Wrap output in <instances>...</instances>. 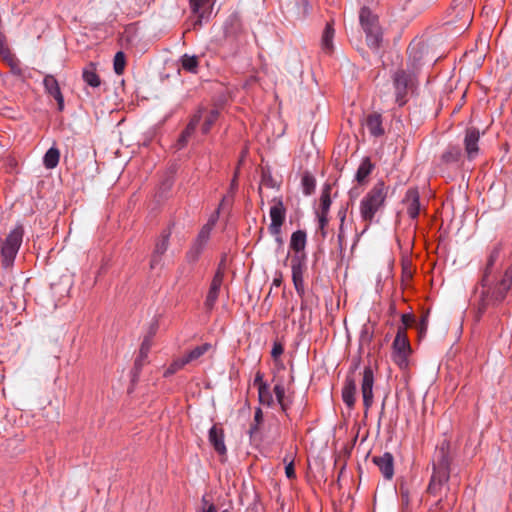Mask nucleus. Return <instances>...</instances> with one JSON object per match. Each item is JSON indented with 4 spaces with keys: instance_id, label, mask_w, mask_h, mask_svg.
<instances>
[{
    "instance_id": "14",
    "label": "nucleus",
    "mask_w": 512,
    "mask_h": 512,
    "mask_svg": "<svg viewBox=\"0 0 512 512\" xmlns=\"http://www.w3.org/2000/svg\"><path fill=\"white\" fill-rule=\"evenodd\" d=\"M209 239L210 237L198 232L185 255V259L188 263L195 264L200 259Z\"/></svg>"
},
{
    "instance_id": "56",
    "label": "nucleus",
    "mask_w": 512,
    "mask_h": 512,
    "mask_svg": "<svg viewBox=\"0 0 512 512\" xmlns=\"http://www.w3.org/2000/svg\"><path fill=\"white\" fill-rule=\"evenodd\" d=\"M54 99L57 102L58 110L62 111L64 109V97H63L62 93L57 95L56 97H54Z\"/></svg>"
},
{
    "instance_id": "50",
    "label": "nucleus",
    "mask_w": 512,
    "mask_h": 512,
    "mask_svg": "<svg viewBox=\"0 0 512 512\" xmlns=\"http://www.w3.org/2000/svg\"><path fill=\"white\" fill-rule=\"evenodd\" d=\"M254 386L257 387V389L259 390V387H261L262 385H268L264 380H263V374L258 371L255 375V378H254V382H253Z\"/></svg>"
},
{
    "instance_id": "8",
    "label": "nucleus",
    "mask_w": 512,
    "mask_h": 512,
    "mask_svg": "<svg viewBox=\"0 0 512 512\" xmlns=\"http://www.w3.org/2000/svg\"><path fill=\"white\" fill-rule=\"evenodd\" d=\"M171 230L165 229L155 242V246L150 258V269L154 270L163 265V256L168 250Z\"/></svg>"
},
{
    "instance_id": "46",
    "label": "nucleus",
    "mask_w": 512,
    "mask_h": 512,
    "mask_svg": "<svg viewBox=\"0 0 512 512\" xmlns=\"http://www.w3.org/2000/svg\"><path fill=\"white\" fill-rule=\"evenodd\" d=\"M285 474L288 479L296 478L294 459L292 456L290 457L288 464L285 466Z\"/></svg>"
},
{
    "instance_id": "55",
    "label": "nucleus",
    "mask_w": 512,
    "mask_h": 512,
    "mask_svg": "<svg viewBox=\"0 0 512 512\" xmlns=\"http://www.w3.org/2000/svg\"><path fill=\"white\" fill-rule=\"evenodd\" d=\"M346 213H347V208L345 207H342L338 213H337V216L340 220V224H344L345 223V220H346Z\"/></svg>"
},
{
    "instance_id": "59",
    "label": "nucleus",
    "mask_w": 512,
    "mask_h": 512,
    "mask_svg": "<svg viewBox=\"0 0 512 512\" xmlns=\"http://www.w3.org/2000/svg\"><path fill=\"white\" fill-rule=\"evenodd\" d=\"M272 235L275 237V241L279 244V246H281L283 244L281 233Z\"/></svg>"
},
{
    "instance_id": "33",
    "label": "nucleus",
    "mask_w": 512,
    "mask_h": 512,
    "mask_svg": "<svg viewBox=\"0 0 512 512\" xmlns=\"http://www.w3.org/2000/svg\"><path fill=\"white\" fill-rule=\"evenodd\" d=\"M330 186L326 185L321 193L320 196V204H319V210L317 211V214H324L329 215L330 207H331V197H330Z\"/></svg>"
},
{
    "instance_id": "45",
    "label": "nucleus",
    "mask_w": 512,
    "mask_h": 512,
    "mask_svg": "<svg viewBox=\"0 0 512 512\" xmlns=\"http://www.w3.org/2000/svg\"><path fill=\"white\" fill-rule=\"evenodd\" d=\"M401 322L402 325L400 327H405V330L412 326L415 322V317L413 314L410 313H404L401 315Z\"/></svg>"
},
{
    "instance_id": "5",
    "label": "nucleus",
    "mask_w": 512,
    "mask_h": 512,
    "mask_svg": "<svg viewBox=\"0 0 512 512\" xmlns=\"http://www.w3.org/2000/svg\"><path fill=\"white\" fill-rule=\"evenodd\" d=\"M24 228L21 224L16 225L1 242L0 260L4 268L12 267L18 251L22 245Z\"/></svg>"
},
{
    "instance_id": "17",
    "label": "nucleus",
    "mask_w": 512,
    "mask_h": 512,
    "mask_svg": "<svg viewBox=\"0 0 512 512\" xmlns=\"http://www.w3.org/2000/svg\"><path fill=\"white\" fill-rule=\"evenodd\" d=\"M500 246H494L491 251L489 252V255H488V258H487V263L485 265V268L483 270V276H482V279H481V286H482V291H487L490 287H494V285H489V276L491 275L492 271H493V268H494V265L495 263L497 262V260L499 259V256H500Z\"/></svg>"
},
{
    "instance_id": "26",
    "label": "nucleus",
    "mask_w": 512,
    "mask_h": 512,
    "mask_svg": "<svg viewBox=\"0 0 512 512\" xmlns=\"http://www.w3.org/2000/svg\"><path fill=\"white\" fill-rule=\"evenodd\" d=\"M307 243V234L304 230H297L292 233L290 239V248L295 252L294 255H306L304 249Z\"/></svg>"
},
{
    "instance_id": "47",
    "label": "nucleus",
    "mask_w": 512,
    "mask_h": 512,
    "mask_svg": "<svg viewBox=\"0 0 512 512\" xmlns=\"http://www.w3.org/2000/svg\"><path fill=\"white\" fill-rule=\"evenodd\" d=\"M337 242L339 248L342 250L346 246V238H345V230H344V224H340L339 231L337 235Z\"/></svg>"
},
{
    "instance_id": "13",
    "label": "nucleus",
    "mask_w": 512,
    "mask_h": 512,
    "mask_svg": "<svg viewBox=\"0 0 512 512\" xmlns=\"http://www.w3.org/2000/svg\"><path fill=\"white\" fill-rule=\"evenodd\" d=\"M223 280H224V270L221 268V266H219L212 278V281H211V284L209 287V291H208V294L206 296V300L204 303V305L208 311H211L217 302V299H218L219 293H220V289L223 284Z\"/></svg>"
},
{
    "instance_id": "40",
    "label": "nucleus",
    "mask_w": 512,
    "mask_h": 512,
    "mask_svg": "<svg viewBox=\"0 0 512 512\" xmlns=\"http://www.w3.org/2000/svg\"><path fill=\"white\" fill-rule=\"evenodd\" d=\"M126 66V56L123 51H118L113 60V69L117 75H122Z\"/></svg>"
},
{
    "instance_id": "16",
    "label": "nucleus",
    "mask_w": 512,
    "mask_h": 512,
    "mask_svg": "<svg viewBox=\"0 0 512 512\" xmlns=\"http://www.w3.org/2000/svg\"><path fill=\"white\" fill-rule=\"evenodd\" d=\"M403 203L406 205L407 214L412 219L418 218L420 213V195L417 188H409L404 196Z\"/></svg>"
},
{
    "instance_id": "4",
    "label": "nucleus",
    "mask_w": 512,
    "mask_h": 512,
    "mask_svg": "<svg viewBox=\"0 0 512 512\" xmlns=\"http://www.w3.org/2000/svg\"><path fill=\"white\" fill-rule=\"evenodd\" d=\"M510 289H512V265L506 269L502 279L494 284V287L481 293L478 312L482 314L490 305L501 303Z\"/></svg>"
},
{
    "instance_id": "62",
    "label": "nucleus",
    "mask_w": 512,
    "mask_h": 512,
    "mask_svg": "<svg viewBox=\"0 0 512 512\" xmlns=\"http://www.w3.org/2000/svg\"><path fill=\"white\" fill-rule=\"evenodd\" d=\"M273 284H274V285H276V286H280V284H281V279H280V278H275V279L273 280Z\"/></svg>"
},
{
    "instance_id": "10",
    "label": "nucleus",
    "mask_w": 512,
    "mask_h": 512,
    "mask_svg": "<svg viewBox=\"0 0 512 512\" xmlns=\"http://www.w3.org/2000/svg\"><path fill=\"white\" fill-rule=\"evenodd\" d=\"M273 202L274 205L271 206L269 212L271 223L268 227V230L270 234H279L281 233V228L285 221L286 209L282 199L274 198Z\"/></svg>"
},
{
    "instance_id": "18",
    "label": "nucleus",
    "mask_w": 512,
    "mask_h": 512,
    "mask_svg": "<svg viewBox=\"0 0 512 512\" xmlns=\"http://www.w3.org/2000/svg\"><path fill=\"white\" fill-rule=\"evenodd\" d=\"M200 121H201V113L200 112H198L192 116V118L190 119L186 128L182 131V133L180 134V136L176 142V148L178 150H181L187 146L192 135L195 133L196 128L199 125Z\"/></svg>"
},
{
    "instance_id": "36",
    "label": "nucleus",
    "mask_w": 512,
    "mask_h": 512,
    "mask_svg": "<svg viewBox=\"0 0 512 512\" xmlns=\"http://www.w3.org/2000/svg\"><path fill=\"white\" fill-rule=\"evenodd\" d=\"M189 362L186 360L185 356L174 359L170 365L166 368V370L163 373L164 377H170L177 373L178 371L182 370L186 365H188Z\"/></svg>"
},
{
    "instance_id": "63",
    "label": "nucleus",
    "mask_w": 512,
    "mask_h": 512,
    "mask_svg": "<svg viewBox=\"0 0 512 512\" xmlns=\"http://www.w3.org/2000/svg\"><path fill=\"white\" fill-rule=\"evenodd\" d=\"M236 185V176L234 177V179L232 180V183H231V188H234Z\"/></svg>"
},
{
    "instance_id": "38",
    "label": "nucleus",
    "mask_w": 512,
    "mask_h": 512,
    "mask_svg": "<svg viewBox=\"0 0 512 512\" xmlns=\"http://www.w3.org/2000/svg\"><path fill=\"white\" fill-rule=\"evenodd\" d=\"M209 0H189L192 12L197 15V24H201L202 19L205 17L204 8L208 5Z\"/></svg>"
},
{
    "instance_id": "15",
    "label": "nucleus",
    "mask_w": 512,
    "mask_h": 512,
    "mask_svg": "<svg viewBox=\"0 0 512 512\" xmlns=\"http://www.w3.org/2000/svg\"><path fill=\"white\" fill-rule=\"evenodd\" d=\"M480 140V132L479 129L475 127H469L466 129L465 137H464V147L467 158L469 160H473L478 156L479 153V143Z\"/></svg>"
},
{
    "instance_id": "39",
    "label": "nucleus",
    "mask_w": 512,
    "mask_h": 512,
    "mask_svg": "<svg viewBox=\"0 0 512 512\" xmlns=\"http://www.w3.org/2000/svg\"><path fill=\"white\" fill-rule=\"evenodd\" d=\"M301 185L303 193L307 196L311 195L314 192L316 186L314 176H312L309 172H305L301 178Z\"/></svg>"
},
{
    "instance_id": "54",
    "label": "nucleus",
    "mask_w": 512,
    "mask_h": 512,
    "mask_svg": "<svg viewBox=\"0 0 512 512\" xmlns=\"http://www.w3.org/2000/svg\"><path fill=\"white\" fill-rule=\"evenodd\" d=\"M372 339V334H370L367 329H364L362 332H361V342L364 343V342H367L369 343Z\"/></svg>"
},
{
    "instance_id": "37",
    "label": "nucleus",
    "mask_w": 512,
    "mask_h": 512,
    "mask_svg": "<svg viewBox=\"0 0 512 512\" xmlns=\"http://www.w3.org/2000/svg\"><path fill=\"white\" fill-rule=\"evenodd\" d=\"M43 85L46 92L53 98L61 94L58 81L53 75H46L43 80Z\"/></svg>"
},
{
    "instance_id": "25",
    "label": "nucleus",
    "mask_w": 512,
    "mask_h": 512,
    "mask_svg": "<svg viewBox=\"0 0 512 512\" xmlns=\"http://www.w3.org/2000/svg\"><path fill=\"white\" fill-rule=\"evenodd\" d=\"M83 81L92 88H98L101 85L100 76L97 74V65L90 62L82 71Z\"/></svg>"
},
{
    "instance_id": "3",
    "label": "nucleus",
    "mask_w": 512,
    "mask_h": 512,
    "mask_svg": "<svg viewBox=\"0 0 512 512\" xmlns=\"http://www.w3.org/2000/svg\"><path fill=\"white\" fill-rule=\"evenodd\" d=\"M450 478V457L448 452L442 447L432 464V475L427 487V492L433 496L440 493L443 486L447 484Z\"/></svg>"
},
{
    "instance_id": "27",
    "label": "nucleus",
    "mask_w": 512,
    "mask_h": 512,
    "mask_svg": "<svg viewBox=\"0 0 512 512\" xmlns=\"http://www.w3.org/2000/svg\"><path fill=\"white\" fill-rule=\"evenodd\" d=\"M226 201V197H223L218 208L209 216L207 222L201 227L199 231L200 233L208 237L211 236V232L219 219L221 209H223L226 205Z\"/></svg>"
},
{
    "instance_id": "32",
    "label": "nucleus",
    "mask_w": 512,
    "mask_h": 512,
    "mask_svg": "<svg viewBox=\"0 0 512 512\" xmlns=\"http://www.w3.org/2000/svg\"><path fill=\"white\" fill-rule=\"evenodd\" d=\"M181 67L183 70L189 73H197L199 66V58L196 55L184 54L181 59Z\"/></svg>"
},
{
    "instance_id": "6",
    "label": "nucleus",
    "mask_w": 512,
    "mask_h": 512,
    "mask_svg": "<svg viewBox=\"0 0 512 512\" xmlns=\"http://www.w3.org/2000/svg\"><path fill=\"white\" fill-rule=\"evenodd\" d=\"M359 21L366 35V43L371 49H378L383 40V32L379 25L378 16L368 8L362 7Z\"/></svg>"
},
{
    "instance_id": "53",
    "label": "nucleus",
    "mask_w": 512,
    "mask_h": 512,
    "mask_svg": "<svg viewBox=\"0 0 512 512\" xmlns=\"http://www.w3.org/2000/svg\"><path fill=\"white\" fill-rule=\"evenodd\" d=\"M262 183H263V185H265L269 188L274 187V183H273L272 177L270 175L263 174Z\"/></svg>"
},
{
    "instance_id": "60",
    "label": "nucleus",
    "mask_w": 512,
    "mask_h": 512,
    "mask_svg": "<svg viewBox=\"0 0 512 512\" xmlns=\"http://www.w3.org/2000/svg\"><path fill=\"white\" fill-rule=\"evenodd\" d=\"M293 457L294 458V454L293 453H288L285 455V457L283 458V462L287 465L289 460H290V457Z\"/></svg>"
},
{
    "instance_id": "49",
    "label": "nucleus",
    "mask_w": 512,
    "mask_h": 512,
    "mask_svg": "<svg viewBox=\"0 0 512 512\" xmlns=\"http://www.w3.org/2000/svg\"><path fill=\"white\" fill-rule=\"evenodd\" d=\"M284 352V348L280 343H274L271 351V356L273 359H277L280 357Z\"/></svg>"
},
{
    "instance_id": "41",
    "label": "nucleus",
    "mask_w": 512,
    "mask_h": 512,
    "mask_svg": "<svg viewBox=\"0 0 512 512\" xmlns=\"http://www.w3.org/2000/svg\"><path fill=\"white\" fill-rule=\"evenodd\" d=\"M258 397H259L260 403H262V404H266L267 406H270L273 403V397L269 390L268 385H262L261 387H259Z\"/></svg>"
},
{
    "instance_id": "28",
    "label": "nucleus",
    "mask_w": 512,
    "mask_h": 512,
    "mask_svg": "<svg viewBox=\"0 0 512 512\" xmlns=\"http://www.w3.org/2000/svg\"><path fill=\"white\" fill-rule=\"evenodd\" d=\"M461 158V148L458 145H449L441 155V162L447 165L456 164Z\"/></svg>"
},
{
    "instance_id": "57",
    "label": "nucleus",
    "mask_w": 512,
    "mask_h": 512,
    "mask_svg": "<svg viewBox=\"0 0 512 512\" xmlns=\"http://www.w3.org/2000/svg\"><path fill=\"white\" fill-rule=\"evenodd\" d=\"M278 404L280 405L282 412L285 413L286 415H288L287 412L290 407V402L287 401V399H284L283 402H278Z\"/></svg>"
},
{
    "instance_id": "24",
    "label": "nucleus",
    "mask_w": 512,
    "mask_h": 512,
    "mask_svg": "<svg viewBox=\"0 0 512 512\" xmlns=\"http://www.w3.org/2000/svg\"><path fill=\"white\" fill-rule=\"evenodd\" d=\"M357 386L353 377L347 376L342 388V400L348 408H353L356 402Z\"/></svg>"
},
{
    "instance_id": "29",
    "label": "nucleus",
    "mask_w": 512,
    "mask_h": 512,
    "mask_svg": "<svg viewBox=\"0 0 512 512\" xmlns=\"http://www.w3.org/2000/svg\"><path fill=\"white\" fill-rule=\"evenodd\" d=\"M373 169H374V164L371 162L370 158L369 157L363 158V160L361 161V163L357 169V172L355 175V180L359 184L365 183L367 180V177L372 173Z\"/></svg>"
},
{
    "instance_id": "34",
    "label": "nucleus",
    "mask_w": 512,
    "mask_h": 512,
    "mask_svg": "<svg viewBox=\"0 0 512 512\" xmlns=\"http://www.w3.org/2000/svg\"><path fill=\"white\" fill-rule=\"evenodd\" d=\"M59 159L60 152L58 148L51 147L47 150V152L44 155L43 164L47 169H54L58 165Z\"/></svg>"
},
{
    "instance_id": "30",
    "label": "nucleus",
    "mask_w": 512,
    "mask_h": 512,
    "mask_svg": "<svg viewBox=\"0 0 512 512\" xmlns=\"http://www.w3.org/2000/svg\"><path fill=\"white\" fill-rule=\"evenodd\" d=\"M335 30L333 28V25L331 23H327L325 26V29L322 34L321 38V48L322 50L330 54L332 53L334 46H333V38H334Z\"/></svg>"
},
{
    "instance_id": "31",
    "label": "nucleus",
    "mask_w": 512,
    "mask_h": 512,
    "mask_svg": "<svg viewBox=\"0 0 512 512\" xmlns=\"http://www.w3.org/2000/svg\"><path fill=\"white\" fill-rule=\"evenodd\" d=\"M150 347H151L150 340L148 338H145L143 340L142 344H141L139 355L135 359V362H134V370H135L136 373L140 372V370H141V368L143 366V362L148 357V353L150 351Z\"/></svg>"
},
{
    "instance_id": "61",
    "label": "nucleus",
    "mask_w": 512,
    "mask_h": 512,
    "mask_svg": "<svg viewBox=\"0 0 512 512\" xmlns=\"http://www.w3.org/2000/svg\"><path fill=\"white\" fill-rule=\"evenodd\" d=\"M318 230H319V232H320V234H321L322 238H326V236H327V230H326V228H318Z\"/></svg>"
},
{
    "instance_id": "51",
    "label": "nucleus",
    "mask_w": 512,
    "mask_h": 512,
    "mask_svg": "<svg viewBox=\"0 0 512 512\" xmlns=\"http://www.w3.org/2000/svg\"><path fill=\"white\" fill-rule=\"evenodd\" d=\"M318 228H326L329 222L328 215L317 214Z\"/></svg>"
},
{
    "instance_id": "58",
    "label": "nucleus",
    "mask_w": 512,
    "mask_h": 512,
    "mask_svg": "<svg viewBox=\"0 0 512 512\" xmlns=\"http://www.w3.org/2000/svg\"><path fill=\"white\" fill-rule=\"evenodd\" d=\"M202 512H217V508L213 503H210L207 507L203 508Z\"/></svg>"
},
{
    "instance_id": "21",
    "label": "nucleus",
    "mask_w": 512,
    "mask_h": 512,
    "mask_svg": "<svg viewBox=\"0 0 512 512\" xmlns=\"http://www.w3.org/2000/svg\"><path fill=\"white\" fill-rule=\"evenodd\" d=\"M287 13L294 20L304 19L310 11V4L308 0H294L286 6Z\"/></svg>"
},
{
    "instance_id": "52",
    "label": "nucleus",
    "mask_w": 512,
    "mask_h": 512,
    "mask_svg": "<svg viewBox=\"0 0 512 512\" xmlns=\"http://www.w3.org/2000/svg\"><path fill=\"white\" fill-rule=\"evenodd\" d=\"M8 53H9V49L6 46L5 37L3 34L0 33V54L4 55V54H8Z\"/></svg>"
},
{
    "instance_id": "43",
    "label": "nucleus",
    "mask_w": 512,
    "mask_h": 512,
    "mask_svg": "<svg viewBox=\"0 0 512 512\" xmlns=\"http://www.w3.org/2000/svg\"><path fill=\"white\" fill-rule=\"evenodd\" d=\"M218 111L217 110H212L209 115L207 116V118L205 119L203 125H202V133L203 134H207L211 127L213 126V124L215 123V121L217 120L218 118Z\"/></svg>"
},
{
    "instance_id": "2",
    "label": "nucleus",
    "mask_w": 512,
    "mask_h": 512,
    "mask_svg": "<svg viewBox=\"0 0 512 512\" xmlns=\"http://www.w3.org/2000/svg\"><path fill=\"white\" fill-rule=\"evenodd\" d=\"M395 101L399 106H404L408 101L409 93L414 92L418 86L416 67L411 69H398L392 74Z\"/></svg>"
},
{
    "instance_id": "44",
    "label": "nucleus",
    "mask_w": 512,
    "mask_h": 512,
    "mask_svg": "<svg viewBox=\"0 0 512 512\" xmlns=\"http://www.w3.org/2000/svg\"><path fill=\"white\" fill-rule=\"evenodd\" d=\"M273 392L275 394L277 402H283V400L286 399L285 387L283 384H281V383L276 384L273 388Z\"/></svg>"
},
{
    "instance_id": "35",
    "label": "nucleus",
    "mask_w": 512,
    "mask_h": 512,
    "mask_svg": "<svg viewBox=\"0 0 512 512\" xmlns=\"http://www.w3.org/2000/svg\"><path fill=\"white\" fill-rule=\"evenodd\" d=\"M211 349V344L204 343L199 346H196L189 352H187L184 356L186 360L190 363L198 360L200 357H202L205 353H207Z\"/></svg>"
},
{
    "instance_id": "42",
    "label": "nucleus",
    "mask_w": 512,
    "mask_h": 512,
    "mask_svg": "<svg viewBox=\"0 0 512 512\" xmlns=\"http://www.w3.org/2000/svg\"><path fill=\"white\" fill-rule=\"evenodd\" d=\"M262 422H263V412H262V409L260 407H258L255 410L254 421L251 424L250 429H249L250 436H253L254 434H256L258 432L259 426L262 424Z\"/></svg>"
},
{
    "instance_id": "7",
    "label": "nucleus",
    "mask_w": 512,
    "mask_h": 512,
    "mask_svg": "<svg viewBox=\"0 0 512 512\" xmlns=\"http://www.w3.org/2000/svg\"><path fill=\"white\" fill-rule=\"evenodd\" d=\"M392 359L400 367L408 366V358L412 352L410 342L405 332V327H398L392 344Z\"/></svg>"
},
{
    "instance_id": "22",
    "label": "nucleus",
    "mask_w": 512,
    "mask_h": 512,
    "mask_svg": "<svg viewBox=\"0 0 512 512\" xmlns=\"http://www.w3.org/2000/svg\"><path fill=\"white\" fill-rule=\"evenodd\" d=\"M208 439L214 450L219 455H225L227 452L226 445L224 443V432L223 429L217 425H213L209 430Z\"/></svg>"
},
{
    "instance_id": "11",
    "label": "nucleus",
    "mask_w": 512,
    "mask_h": 512,
    "mask_svg": "<svg viewBox=\"0 0 512 512\" xmlns=\"http://www.w3.org/2000/svg\"><path fill=\"white\" fill-rule=\"evenodd\" d=\"M247 43V39L243 31L240 29L239 25H237L235 28L231 27L225 28V43L224 45L230 46V54L231 55H237L240 50L245 46Z\"/></svg>"
},
{
    "instance_id": "23",
    "label": "nucleus",
    "mask_w": 512,
    "mask_h": 512,
    "mask_svg": "<svg viewBox=\"0 0 512 512\" xmlns=\"http://www.w3.org/2000/svg\"><path fill=\"white\" fill-rule=\"evenodd\" d=\"M365 126L373 137H381L384 135L385 130L383 128L382 115L374 112L369 114L365 120Z\"/></svg>"
},
{
    "instance_id": "48",
    "label": "nucleus",
    "mask_w": 512,
    "mask_h": 512,
    "mask_svg": "<svg viewBox=\"0 0 512 512\" xmlns=\"http://www.w3.org/2000/svg\"><path fill=\"white\" fill-rule=\"evenodd\" d=\"M428 328V314H425L421 317V320L417 326L419 334L422 336L426 333Z\"/></svg>"
},
{
    "instance_id": "9",
    "label": "nucleus",
    "mask_w": 512,
    "mask_h": 512,
    "mask_svg": "<svg viewBox=\"0 0 512 512\" xmlns=\"http://www.w3.org/2000/svg\"><path fill=\"white\" fill-rule=\"evenodd\" d=\"M306 270V255H293L291 258L292 281L299 296L305 293L304 272Z\"/></svg>"
},
{
    "instance_id": "19",
    "label": "nucleus",
    "mask_w": 512,
    "mask_h": 512,
    "mask_svg": "<svg viewBox=\"0 0 512 512\" xmlns=\"http://www.w3.org/2000/svg\"><path fill=\"white\" fill-rule=\"evenodd\" d=\"M399 501L401 512H410V503L414 495H416V489L411 483L407 481H401L398 485Z\"/></svg>"
},
{
    "instance_id": "1",
    "label": "nucleus",
    "mask_w": 512,
    "mask_h": 512,
    "mask_svg": "<svg viewBox=\"0 0 512 512\" xmlns=\"http://www.w3.org/2000/svg\"><path fill=\"white\" fill-rule=\"evenodd\" d=\"M389 187L383 180L377 181L360 201L361 219L366 223L362 233H365L375 221L376 214L385 206Z\"/></svg>"
},
{
    "instance_id": "12",
    "label": "nucleus",
    "mask_w": 512,
    "mask_h": 512,
    "mask_svg": "<svg viewBox=\"0 0 512 512\" xmlns=\"http://www.w3.org/2000/svg\"><path fill=\"white\" fill-rule=\"evenodd\" d=\"M373 386H374V373L370 366H366L363 371L361 382V393L363 398V405L365 413L371 408L373 404Z\"/></svg>"
},
{
    "instance_id": "20",
    "label": "nucleus",
    "mask_w": 512,
    "mask_h": 512,
    "mask_svg": "<svg viewBox=\"0 0 512 512\" xmlns=\"http://www.w3.org/2000/svg\"><path fill=\"white\" fill-rule=\"evenodd\" d=\"M373 462L379 468L385 479H392L394 475V458L391 453L385 452L381 456H375Z\"/></svg>"
},
{
    "instance_id": "64",
    "label": "nucleus",
    "mask_w": 512,
    "mask_h": 512,
    "mask_svg": "<svg viewBox=\"0 0 512 512\" xmlns=\"http://www.w3.org/2000/svg\"><path fill=\"white\" fill-rule=\"evenodd\" d=\"M202 501H203V503L207 504V501H206L205 497L202 498Z\"/></svg>"
}]
</instances>
